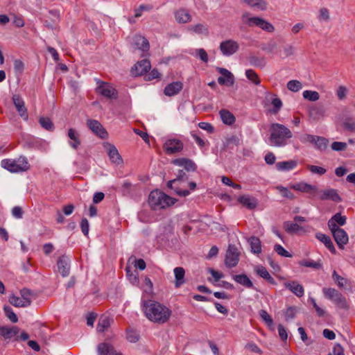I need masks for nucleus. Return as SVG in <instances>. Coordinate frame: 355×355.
Masks as SVG:
<instances>
[{"label": "nucleus", "instance_id": "f257e3e1", "mask_svg": "<svg viewBox=\"0 0 355 355\" xmlns=\"http://www.w3.org/2000/svg\"><path fill=\"white\" fill-rule=\"evenodd\" d=\"M142 309L149 320L159 324L166 322L171 315V311L168 307L153 300L144 301Z\"/></svg>", "mask_w": 355, "mask_h": 355}, {"label": "nucleus", "instance_id": "f03ea898", "mask_svg": "<svg viewBox=\"0 0 355 355\" xmlns=\"http://www.w3.org/2000/svg\"><path fill=\"white\" fill-rule=\"evenodd\" d=\"M270 131V143L275 147L286 146L288 144V140L293 137V133L287 127L278 123H271Z\"/></svg>", "mask_w": 355, "mask_h": 355}, {"label": "nucleus", "instance_id": "7ed1b4c3", "mask_svg": "<svg viewBox=\"0 0 355 355\" xmlns=\"http://www.w3.org/2000/svg\"><path fill=\"white\" fill-rule=\"evenodd\" d=\"M176 201V199L158 190L151 191L148 196V203L150 206L155 210L164 209L173 205Z\"/></svg>", "mask_w": 355, "mask_h": 355}, {"label": "nucleus", "instance_id": "20e7f679", "mask_svg": "<svg viewBox=\"0 0 355 355\" xmlns=\"http://www.w3.org/2000/svg\"><path fill=\"white\" fill-rule=\"evenodd\" d=\"M188 178L189 177L185 171L180 169L178 171L176 178L167 182V187L173 190L178 196L186 197L190 194V191L188 189H182L181 187H183V183L187 182Z\"/></svg>", "mask_w": 355, "mask_h": 355}, {"label": "nucleus", "instance_id": "39448f33", "mask_svg": "<svg viewBox=\"0 0 355 355\" xmlns=\"http://www.w3.org/2000/svg\"><path fill=\"white\" fill-rule=\"evenodd\" d=\"M324 296L331 300L337 307L344 310H348L349 305L347 299L337 290L333 288H324L322 289Z\"/></svg>", "mask_w": 355, "mask_h": 355}, {"label": "nucleus", "instance_id": "423d86ee", "mask_svg": "<svg viewBox=\"0 0 355 355\" xmlns=\"http://www.w3.org/2000/svg\"><path fill=\"white\" fill-rule=\"evenodd\" d=\"M23 164H17L15 160L9 159H3L1 166L12 173H17L26 171L28 168V163L26 158L22 159Z\"/></svg>", "mask_w": 355, "mask_h": 355}, {"label": "nucleus", "instance_id": "0eeeda50", "mask_svg": "<svg viewBox=\"0 0 355 355\" xmlns=\"http://www.w3.org/2000/svg\"><path fill=\"white\" fill-rule=\"evenodd\" d=\"M239 261V252L234 245H230L227 250L225 263L227 268L235 267Z\"/></svg>", "mask_w": 355, "mask_h": 355}, {"label": "nucleus", "instance_id": "6e6552de", "mask_svg": "<svg viewBox=\"0 0 355 355\" xmlns=\"http://www.w3.org/2000/svg\"><path fill=\"white\" fill-rule=\"evenodd\" d=\"M219 49L223 55L230 56L239 49V43L233 40H226L220 42Z\"/></svg>", "mask_w": 355, "mask_h": 355}, {"label": "nucleus", "instance_id": "1a4fd4ad", "mask_svg": "<svg viewBox=\"0 0 355 355\" xmlns=\"http://www.w3.org/2000/svg\"><path fill=\"white\" fill-rule=\"evenodd\" d=\"M248 24L249 26H257L263 31L269 33H272L275 30V28L272 24L259 17H252L248 18Z\"/></svg>", "mask_w": 355, "mask_h": 355}, {"label": "nucleus", "instance_id": "9d476101", "mask_svg": "<svg viewBox=\"0 0 355 355\" xmlns=\"http://www.w3.org/2000/svg\"><path fill=\"white\" fill-rule=\"evenodd\" d=\"M332 233L333 237L340 249H343L344 245L348 242V235L347 232L340 227L329 229Z\"/></svg>", "mask_w": 355, "mask_h": 355}, {"label": "nucleus", "instance_id": "9b49d317", "mask_svg": "<svg viewBox=\"0 0 355 355\" xmlns=\"http://www.w3.org/2000/svg\"><path fill=\"white\" fill-rule=\"evenodd\" d=\"M163 148L167 154H175L183 149V143L176 139H168L164 144Z\"/></svg>", "mask_w": 355, "mask_h": 355}, {"label": "nucleus", "instance_id": "f8f14e48", "mask_svg": "<svg viewBox=\"0 0 355 355\" xmlns=\"http://www.w3.org/2000/svg\"><path fill=\"white\" fill-rule=\"evenodd\" d=\"M216 69L223 76L218 78V83L220 85H226L231 87L234 84V75L230 71L222 67H217Z\"/></svg>", "mask_w": 355, "mask_h": 355}, {"label": "nucleus", "instance_id": "ddd939ff", "mask_svg": "<svg viewBox=\"0 0 355 355\" xmlns=\"http://www.w3.org/2000/svg\"><path fill=\"white\" fill-rule=\"evenodd\" d=\"M103 146L107 153L110 161L112 163H114L117 165L123 163L122 157L119 153V151L115 146L107 142L103 144Z\"/></svg>", "mask_w": 355, "mask_h": 355}, {"label": "nucleus", "instance_id": "4468645a", "mask_svg": "<svg viewBox=\"0 0 355 355\" xmlns=\"http://www.w3.org/2000/svg\"><path fill=\"white\" fill-rule=\"evenodd\" d=\"M291 188L295 191L309 193L312 197L316 196L318 193V189L317 187L306 182L294 184L291 186Z\"/></svg>", "mask_w": 355, "mask_h": 355}, {"label": "nucleus", "instance_id": "2eb2a0df", "mask_svg": "<svg viewBox=\"0 0 355 355\" xmlns=\"http://www.w3.org/2000/svg\"><path fill=\"white\" fill-rule=\"evenodd\" d=\"M88 128L97 136L101 139H105L107 137L108 134L103 125L96 120L88 119L87 121Z\"/></svg>", "mask_w": 355, "mask_h": 355}, {"label": "nucleus", "instance_id": "dca6fc26", "mask_svg": "<svg viewBox=\"0 0 355 355\" xmlns=\"http://www.w3.org/2000/svg\"><path fill=\"white\" fill-rule=\"evenodd\" d=\"M318 193L320 194L319 199L321 200H331L336 202H340L342 201V198L338 194L337 190L334 189H328L322 191L318 190Z\"/></svg>", "mask_w": 355, "mask_h": 355}, {"label": "nucleus", "instance_id": "f3484780", "mask_svg": "<svg viewBox=\"0 0 355 355\" xmlns=\"http://www.w3.org/2000/svg\"><path fill=\"white\" fill-rule=\"evenodd\" d=\"M58 272L64 277L69 276L70 272V259L66 255L60 256L57 261Z\"/></svg>", "mask_w": 355, "mask_h": 355}, {"label": "nucleus", "instance_id": "a211bd4d", "mask_svg": "<svg viewBox=\"0 0 355 355\" xmlns=\"http://www.w3.org/2000/svg\"><path fill=\"white\" fill-rule=\"evenodd\" d=\"M174 165L182 166L187 172H194L197 170V166L195 162L188 158H178L172 161Z\"/></svg>", "mask_w": 355, "mask_h": 355}, {"label": "nucleus", "instance_id": "6ab92c4d", "mask_svg": "<svg viewBox=\"0 0 355 355\" xmlns=\"http://www.w3.org/2000/svg\"><path fill=\"white\" fill-rule=\"evenodd\" d=\"M151 65L149 60L144 59L138 62L132 68V73L135 76H142L150 69Z\"/></svg>", "mask_w": 355, "mask_h": 355}, {"label": "nucleus", "instance_id": "aec40b11", "mask_svg": "<svg viewBox=\"0 0 355 355\" xmlns=\"http://www.w3.org/2000/svg\"><path fill=\"white\" fill-rule=\"evenodd\" d=\"M12 101L20 116L24 120L27 121L28 119V114L23 99L19 95L15 94L12 96Z\"/></svg>", "mask_w": 355, "mask_h": 355}, {"label": "nucleus", "instance_id": "412c9836", "mask_svg": "<svg viewBox=\"0 0 355 355\" xmlns=\"http://www.w3.org/2000/svg\"><path fill=\"white\" fill-rule=\"evenodd\" d=\"M182 87L183 84L182 82H173L165 87L164 94L167 96H173L178 94L182 89Z\"/></svg>", "mask_w": 355, "mask_h": 355}, {"label": "nucleus", "instance_id": "4be33fe9", "mask_svg": "<svg viewBox=\"0 0 355 355\" xmlns=\"http://www.w3.org/2000/svg\"><path fill=\"white\" fill-rule=\"evenodd\" d=\"M284 285L287 289L299 297H302L304 294V287L297 282H285Z\"/></svg>", "mask_w": 355, "mask_h": 355}, {"label": "nucleus", "instance_id": "5701e85b", "mask_svg": "<svg viewBox=\"0 0 355 355\" xmlns=\"http://www.w3.org/2000/svg\"><path fill=\"white\" fill-rule=\"evenodd\" d=\"M309 115L315 121L320 120L324 116L325 109L322 105H313L309 108Z\"/></svg>", "mask_w": 355, "mask_h": 355}, {"label": "nucleus", "instance_id": "b1692460", "mask_svg": "<svg viewBox=\"0 0 355 355\" xmlns=\"http://www.w3.org/2000/svg\"><path fill=\"white\" fill-rule=\"evenodd\" d=\"M97 352L98 355H119L114 347L106 342L99 343L97 346Z\"/></svg>", "mask_w": 355, "mask_h": 355}, {"label": "nucleus", "instance_id": "393cba45", "mask_svg": "<svg viewBox=\"0 0 355 355\" xmlns=\"http://www.w3.org/2000/svg\"><path fill=\"white\" fill-rule=\"evenodd\" d=\"M19 329L16 326H13L12 327L6 326L0 327V336H3L6 340L11 339L16 336L19 334Z\"/></svg>", "mask_w": 355, "mask_h": 355}, {"label": "nucleus", "instance_id": "a878e982", "mask_svg": "<svg viewBox=\"0 0 355 355\" xmlns=\"http://www.w3.org/2000/svg\"><path fill=\"white\" fill-rule=\"evenodd\" d=\"M238 201L249 209H254L258 205V200L254 197L248 195L240 196Z\"/></svg>", "mask_w": 355, "mask_h": 355}, {"label": "nucleus", "instance_id": "bb28decb", "mask_svg": "<svg viewBox=\"0 0 355 355\" xmlns=\"http://www.w3.org/2000/svg\"><path fill=\"white\" fill-rule=\"evenodd\" d=\"M347 218L345 216H342L340 213L334 214L328 221V227L331 228L339 227L338 225L343 226L346 223Z\"/></svg>", "mask_w": 355, "mask_h": 355}, {"label": "nucleus", "instance_id": "cd10ccee", "mask_svg": "<svg viewBox=\"0 0 355 355\" xmlns=\"http://www.w3.org/2000/svg\"><path fill=\"white\" fill-rule=\"evenodd\" d=\"M132 45L135 49H138L142 51H146L149 49L148 41L140 35H137L133 37Z\"/></svg>", "mask_w": 355, "mask_h": 355}, {"label": "nucleus", "instance_id": "c85d7f7f", "mask_svg": "<svg viewBox=\"0 0 355 355\" xmlns=\"http://www.w3.org/2000/svg\"><path fill=\"white\" fill-rule=\"evenodd\" d=\"M99 92L105 97L110 99H116L118 97L117 91L111 85H101L98 87Z\"/></svg>", "mask_w": 355, "mask_h": 355}, {"label": "nucleus", "instance_id": "c756f323", "mask_svg": "<svg viewBox=\"0 0 355 355\" xmlns=\"http://www.w3.org/2000/svg\"><path fill=\"white\" fill-rule=\"evenodd\" d=\"M315 237L320 241L323 243L326 248L334 254L336 253V250L334 247V245L331 239V238L322 233L318 232L315 234Z\"/></svg>", "mask_w": 355, "mask_h": 355}, {"label": "nucleus", "instance_id": "7c9ffc66", "mask_svg": "<svg viewBox=\"0 0 355 355\" xmlns=\"http://www.w3.org/2000/svg\"><path fill=\"white\" fill-rule=\"evenodd\" d=\"M173 272L175 275V287L180 288L185 283V270L182 267H176Z\"/></svg>", "mask_w": 355, "mask_h": 355}, {"label": "nucleus", "instance_id": "2f4dec72", "mask_svg": "<svg viewBox=\"0 0 355 355\" xmlns=\"http://www.w3.org/2000/svg\"><path fill=\"white\" fill-rule=\"evenodd\" d=\"M256 273L262 277L263 279L267 281L269 284L276 285L277 282L273 277L270 275L267 269L263 266H258L255 268Z\"/></svg>", "mask_w": 355, "mask_h": 355}, {"label": "nucleus", "instance_id": "473e14b6", "mask_svg": "<svg viewBox=\"0 0 355 355\" xmlns=\"http://www.w3.org/2000/svg\"><path fill=\"white\" fill-rule=\"evenodd\" d=\"M175 17L178 23L185 24L191 21V16L189 11L181 8L175 12Z\"/></svg>", "mask_w": 355, "mask_h": 355}, {"label": "nucleus", "instance_id": "72a5a7b5", "mask_svg": "<svg viewBox=\"0 0 355 355\" xmlns=\"http://www.w3.org/2000/svg\"><path fill=\"white\" fill-rule=\"evenodd\" d=\"M232 279L238 284L248 288H252L254 287L252 281L245 274L235 275L232 276Z\"/></svg>", "mask_w": 355, "mask_h": 355}, {"label": "nucleus", "instance_id": "f704fd0d", "mask_svg": "<svg viewBox=\"0 0 355 355\" xmlns=\"http://www.w3.org/2000/svg\"><path fill=\"white\" fill-rule=\"evenodd\" d=\"M297 165L295 160L279 162L276 164V168L279 171H288L293 169Z\"/></svg>", "mask_w": 355, "mask_h": 355}, {"label": "nucleus", "instance_id": "c9c22d12", "mask_svg": "<svg viewBox=\"0 0 355 355\" xmlns=\"http://www.w3.org/2000/svg\"><path fill=\"white\" fill-rule=\"evenodd\" d=\"M248 242L252 253L260 254L261 252V242L258 237L251 236Z\"/></svg>", "mask_w": 355, "mask_h": 355}, {"label": "nucleus", "instance_id": "e433bc0d", "mask_svg": "<svg viewBox=\"0 0 355 355\" xmlns=\"http://www.w3.org/2000/svg\"><path fill=\"white\" fill-rule=\"evenodd\" d=\"M9 302L16 307H26L31 305V300H24L15 295H12L9 297Z\"/></svg>", "mask_w": 355, "mask_h": 355}, {"label": "nucleus", "instance_id": "4c0bfd02", "mask_svg": "<svg viewBox=\"0 0 355 355\" xmlns=\"http://www.w3.org/2000/svg\"><path fill=\"white\" fill-rule=\"evenodd\" d=\"M219 114L222 121L226 125H232L236 121L234 114L227 110H221Z\"/></svg>", "mask_w": 355, "mask_h": 355}, {"label": "nucleus", "instance_id": "58836bf2", "mask_svg": "<svg viewBox=\"0 0 355 355\" xmlns=\"http://www.w3.org/2000/svg\"><path fill=\"white\" fill-rule=\"evenodd\" d=\"M111 324V319L105 315H102L98 322L96 331L99 333L103 332L107 330Z\"/></svg>", "mask_w": 355, "mask_h": 355}, {"label": "nucleus", "instance_id": "ea45409f", "mask_svg": "<svg viewBox=\"0 0 355 355\" xmlns=\"http://www.w3.org/2000/svg\"><path fill=\"white\" fill-rule=\"evenodd\" d=\"M284 229L288 234L297 233L298 231L302 230L303 227L296 223H291L290 221H285L283 224Z\"/></svg>", "mask_w": 355, "mask_h": 355}, {"label": "nucleus", "instance_id": "a19ab883", "mask_svg": "<svg viewBox=\"0 0 355 355\" xmlns=\"http://www.w3.org/2000/svg\"><path fill=\"white\" fill-rule=\"evenodd\" d=\"M68 137L73 141L70 142V146L73 148L77 149L80 145V140L76 131L73 128H69L68 130Z\"/></svg>", "mask_w": 355, "mask_h": 355}, {"label": "nucleus", "instance_id": "79ce46f5", "mask_svg": "<svg viewBox=\"0 0 355 355\" xmlns=\"http://www.w3.org/2000/svg\"><path fill=\"white\" fill-rule=\"evenodd\" d=\"M315 146V148L320 150L324 151L327 149L328 144H329V140L323 137L316 136L315 141H313V144Z\"/></svg>", "mask_w": 355, "mask_h": 355}, {"label": "nucleus", "instance_id": "37998d69", "mask_svg": "<svg viewBox=\"0 0 355 355\" xmlns=\"http://www.w3.org/2000/svg\"><path fill=\"white\" fill-rule=\"evenodd\" d=\"M250 65L263 68L266 66V61L264 57H257L256 55H250L248 58Z\"/></svg>", "mask_w": 355, "mask_h": 355}, {"label": "nucleus", "instance_id": "c03bdc74", "mask_svg": "<svg viewBox=\"0 0 355 355\" xmlns=\"http://www.w3.org/2000/svg\"><path fill=\"white\" fill-rule=\"evenodd\" d=\"M188 30L193 31L196 34H202L207 35L209 34L208 27L203 24H198L194 26H190L188 27Z\"/></svg>", "mask_w": 355, "mask_h": 355}, {"label": "nucleus", "instance_id": "a18cd8bd", "mask_svg": "<svg viewBox=\"0 0 355 355\" xmlns=\"http://www.w3.org/2000/svg\"><path fill=\"white\" fill-rule=\"evenodd\" d=\"M250 7L257 8L261 10L266 9V3L263 0H241Z\"/></svg>", "mask_w": 355, "mask_h": 355}, {"label": "nucleus", "instance_id": "49530a36", "mask_svg": "<svg viewBox=\"0 0 355 355\" xmlns=\"http://www.w3.org/2000/svg\"><path fill=\"white\" fill-rule=\"evenodd\" d=\"M302 266L312 268L314 269H320L322 268V263L320 260L317 261L313 260H302L299 262Z\"/></svg>", "mask_w": 355, "mask_h": 355}, {"label": "nucleus", "instance_id": "de8ad7c7", "mask_svg": "<svg viewBox=\"0 0 355 355\" xmlns=\"http://www.w3.org/2000/svg\"><path fill=\"white\" fill-rule=\"evenodd\" d=\"M261 318L264 321L266 324L270 328H272L274 325L273 320L272 317L264 309H261L259 312Z\"/></svg>", "mask_w": 355, "mask_h": 355}, {"label": "nucleus", "instance_id": "09e8293b", "mask_svg": "<svg viewBox=\"0 0 355 355\" xmlns=\"http://www.w3.org/2000/svg\"><path fill=\"white\" fill-rule=\"evenodd\" d=\"M277 47V44L275 41L270 40L268 43H264L261 44V49L262 51H266L269 53H275Z\"/></svg>", "mask_w": 355, "mask_h": 355}, {"label": "nucleus", "instance_id": "8fccbe9b", "mask_svg": "<svg viewBox=\"0 0 355 355\" xmlns=\"http://www.w3.org/2000/svg\"><path fill=\"white\" fill-rule=\"evenodd\" d=\"M274 97L271 101V104L273 106V108L270 110L272 114H277L281 110L283 104L279 98L277 97L276 94H272Z\"/></svg>", "mask_w": 355, "mask_h": 355}, {"label": "nucleus", "instance_id": "3c124183", "mask_svg": "<svg viewBox=\"0 0 355 355\" xmlns=\"http://www.w3.org/2000/svg\"><path fill=\"white\" fill-rule=\"evenodd\" d=\"M40 125L46 130L52 131L54 129V125L51 120L48 117H40L39 119Z\"/></svg>", "mask_w": 355, "mask_h": 355}, {"label": "nucleus", "instance_id": "603ef678", "mask_svg": "<svg viewBox=\"0 0 355 355\" xmlns=\"http://www.w3.org/2000/svg\"><path fill=\"white\" fill-rule=\"evenodd\" d=\"M303 97L310 101H316L320 98V95L318 92L311 90H305L303 92Z\"/></svg>", "mask_w": 355, "mask_h": 355}, {"label": "nucleus", "instance_id": "864d4df0", "mask_svg": "<svg viewBox=\"0 0 355 355\" xmlns=\"http://www.w3.org/2000/svg\"><path fill=\"white\" fill-rule=\"evenodd\" d=\"M3 311L6 315V317L14 323H16L18 321V318L17 315L13 312L12 308L9 306H3Z\"/></svg>", "mask_w": 355, "mask_h": 355}, {"label": "nucleus", "instance_id": "5fc2aeb1", "mask_svg": "<svg viewBox=\"0 0 355 355\" xmlns=\"http://www.w3.org/2000/svg\"><path fill=\"white\" fill-rule=\"evenodd\" d=\"M246 77L253 82L255 85H259L261 83L257 73L253 69H247L245 71Z\"/></svg>", "mask_w": 355, "mask_h": 355}, {"label": "nucleus", "instance_id": "6e6d98bb", "mask_svg": "<svg viewBox=\"0 0 355 355\" xmlns=\"http://www.w3.org/2000/svg\"><path fill=\"white\" fill-rule=\"evenodd\" d=\"M127 340L130 343H137L139 339V334L133 329L127 330Z\"/></svg>", "mask_w": 355, "mask_h": 355}, {"label": "nucleus", "instance_id": "4d7b16f0", "mask_svg": "<svg viewBox=\"0 0 355 355\" xmlns=\"http://www.w3.org/2000/svg\"><path fill=\"white\" fill-rule=\"evenodd\" d=\"M287 88L293 92H298L302 88V83L296 80H292L288 82Z\"/></svg>", "mask_w": 355, "mask_h": 355}, {"label": "nucleus", "instance_id": "13d9d810", "mask_svg": "<svg viewBox=\"0 0 355 355\" xmlns=\"http://www.w3.org/2000/svg\"><path fill=\"white\" fill-rule=\"evenodd\" d=\"M332 278L340 288H343L347 284V279L340 276L336 270L332 273Z\"/></svg>", "mask_w": 355, "mask_h": 355}, {"label": "nucleus", "instance_id": "bf43d9fd", "mask_svg": "<svg viewBox=\"0 0 355 355\" xmlns=\"http://www.w3.org/2000/svg\"><path fill=\"white\" fill-rule=\"evenodd\" d=\"M277 189L281 193V195L288 199L293 200L295 198L294 194L286 187L282 186L277 187Z\"/></svg>", "mask_w": 355, "mask_h": 355}, {"label": "nucleus", "instance_id": "052dcab7", "mask_svg": "<svg viewBox=\"0 0 355 355\" xmlns=\"http://www.w3.org/2000/svg\"><path fill=\"white\" fill-rule=\"evenodd\" d=\"M126 274L128 279L132 284H137L139 283V278L137 272L135 270V273L132 272L129 267L125 268Z\"/></svg>", "mask_w": 355, "mask_h": 355}, {"label": "nucleus", "instance_id": "680f3d73", "mask_svg": "<svg viewBox=\"0 0 355 355\" xmlns=\"http://www.w3.org/2000/svg\"><path fill=\"white\" fill-rule=\"evenodd\" d=\"M274 250L280 256L284 257H292L293 255L285 250L281 245L275 244L274 246Z\"/></svg>", "mask_w": 355, "mask_h": 355}, {"label": "nucleus", "instance_id": "e2e57ef3", "mask_svg": "<svg viewBox=\"0 0 355 355\" xmlns=\"http://www.w3.org/2000/svg\"><path fill=\"white\" fill-rule=\"evenodd\" d=\"M240 141H241L240 139L237 136L232 135V137H230L226 139V141L224 144V146H225V147H229L231 145L238 146L240 144Z\"/></svg>", "mask_w": 355, "mask_h": 355}, {"label": "nucleus", "instance_id": "0e129e2a", "mask_svg": "<svg viewBox=\"0 0 355 355\" xmlns=\"http://www.w3.org/2000/svg\"><path fill=\"white\" fill-rule=\"evenodd\" d=\"M307 168L312 173L320 175H324L327 172V170L324 168L318 166L309 165Z\"/></svg>", "mask_w": 355, "mask_h": 355}, {"label": "nucleus", "instance_id": "69168bd1", "mask_svg": "<svg viewBox=\"0 0 355 355\" xmlns=\"http://www.w3.org/2000/svg\"><path fill=\"white\" fill-rule=\"evenodd\" d=\"M318 19L320 21H329L330 19L329 12L327 8H322L320 10Z\"/></svg>", "mask_w": 355, "mask_h": 355}, {"label": "nucleus", "instance_id": "338daca9", "mask_svg": "<svg viewBox=\"0 0 355 355\" xmlns=\"http://www.w3.org/2000/svg\"><path fill=\"white\" fill-rule=\"evenodd\" d=\"M331 148L335 151H343L346 150L347 144L345 142L334 141L331 144Z\"/></svg>", "mask_w": 355, "mask_h": 355}, {"label": "nucleus", "instance_id": "774afa93", "mask_svg": "<svg viewBox=\"0 0 355 355\" xmlns=\"http://www.w3.org/2000/svg\"><path fill=\"white\" fill-rule=\"evenodd\" d=\"M12 215L15 218H22L24 215V211L19 206H15L12 209Z\"/></svg>", "mask_w": 355, "mask_h": 355}]
</instances>
